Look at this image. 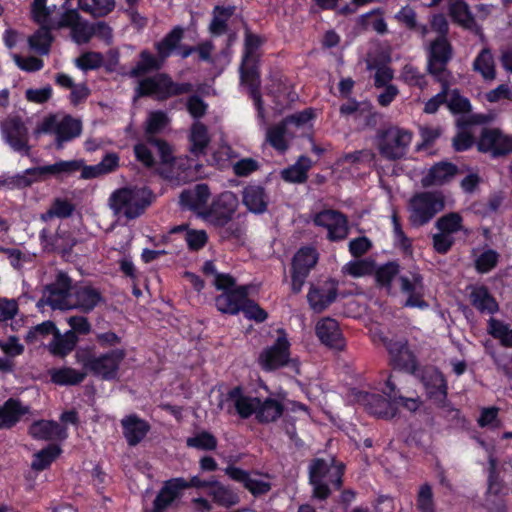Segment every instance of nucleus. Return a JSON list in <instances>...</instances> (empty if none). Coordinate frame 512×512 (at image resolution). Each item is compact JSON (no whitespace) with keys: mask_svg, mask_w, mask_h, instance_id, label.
Here are the masks:
<instances>
[{"mask_svg":"<svg viewBox=\"0 0 512 512\" xmlns=\"http://www.w3.org/2000/svg\"><path fill=\"white\" fill-rule=\"evenodd\" d=\"M125 357L126 351L122 348L95 355L91 348L84 347L75 353L76 362L86 370L87 374L90 373L106 381L115 380L118 377Z\"/></svg>","mask_w":512,"mask_h":512,"instance_id":"nucleus-1","label":"nucleus"},{"mask_svg":"<svg viewBox=\"0 0 512 512\" xmlns=\"http://www.w3.org/2000/svg\"><path fill=\"white\" fill-rule=\"evenodd\" d=\"M262 44V39L254 34H247L244 45V55L240 66L241 83L245 85L252 97L258 110L259 117H263V108L259 94L260 75L257 69L259 60L258 50Z\"/></svg>","mask_w":512,"mask_h":512,"instance_id":"nucleus-2","label":"nucleus"},{"mask_svg":"<svg viewBox=\"0 0 512 512\" xmlns=\"http://www.w3.org/2000/svg\"><path fill=\"white\" fill-rule=\"evenodd\" d=\"M342 475V465H336L333 459H314L309 466V482L313 488V497L319 500L326 499L333 489L341 486Z\"/></svg>","mask_w":512,"mask_h":512,"instance_id":"nucleus-3","label":"nucleus"},{"mask_svg":"<svg viewBox=\"0 0 512 512\" xmlns=\"http://www.w3.org/2000/svg\"><path fill=\"white\" fill-rule=\"evenodd\" d=\"M151 201L152 194L148 189L125 187L110 195L109 206L115 215L132 220L141 216Z\"/></svg>","mask_w":512,"mask_h":512,"instance_id":"nucleus-4","label":"nucleus"},{"mask_svg":"<svg viewBox=\"0 0 512 512\" xmlns=\"http://www.w3.org/2000/svg\"><path fill=\"white\" fill-rule=\"evenodd\" d=\"M369 332L372 341L377 345H383L398 366L415 367L414 356L408 349L407 341L403 337L393 333L385 325L378 323L373 324Z\"/></svg>","mask_w":512,"mask_h":512,"instance_id":"nucleus-5","label":"nucleus"},{"mask_svg":"<svg viewBox=\"0 0 512 512\" xmlns=\"http://www.w3.org/2000/svg\"><path fill=\"white\" fill-rule=\"evenodd\" d=\"M82 131L80 120L62 113H56L45 117L35 130V134H48L54 137L58 148H62L65 142L78 137Z\"/></svg>","mask_w":512,"mask_h":512,"instance_id":"nucleus-6","label":"nucleus"},{"mask_svg":"<svg viewBox=\"0 0 512 512\" xmlns=\"http://www.w3.org/2000/svg\"><path fill=\"white\" fill-rule=\"evenodd\" d=\"M258 363L262 369L272 371L281 367H290L296 373L299 371V363L290 357V342L283 329L277 330V337L273 344L264 348L259 356Z\"/></svg>","mask_w":512,"mask_h":512,"instance_id":"nucleus-7","label":"nucleus"},{"mask_svg":"<svg viewBox=\"0 0 512 512\" xmlns=\"http://www.w3.org/2000/svg\"><path fill=\"white\" fill-rule=\"evenodd\" d=\"M445 206L441 192H420L411 197L408 203L409 221L413 226L428 223Z\"/></svg>","mask_w":512,"mask_h":512,"instance_id":"nucleus-8","label":"nucleus"},{"mask_svg":"<svg viewBox=\"0 0 512 512\" xmlns=\"http://www.w3.org/2000/svg\"><path fill=\"white\" fill-rule=\"evenodd\" d=\"M183 30L174 28L162 41L156 44L158 58L148 51H142L137 65L130 71V75L138 77L152 70L159 69L164 60L171 55L182 39Z\"/></svg>","mask_w":512,"mask_h":512,"instance_id":"nucleus-9","label":"nucleus"},{"mask_svg":"<svg viewBox=\"0 0 512 512\" xmlns=\"http://www.w3.org/2000/svg\"><path fill=\"white\" fill-rule=\"evenodd\" d=\"M238 207L237 195L223 191L213 197L208 209L202 212V219L216 228H223L233 219Z\"/></svg>","mask_w":512,"mask_h":512,"instance_id":"nucleus-10","label":"nucleus"},{"mask_svg":"<svg viewBox=\"0 0 512 512\" xmlns=\"http://www.w3.org/2000/svg\"><path fill=\"white\" fill-rule=\"evenodd\" d=\"M72 296L73 289L70 277L63 272H59L55 281L44 287L42 298L37 302V307L43 309L48 305L53 310H70Z\"/></svg>","mask_w":512,"mask_h":512,"instance_id":"nucleus-11","label":"nucleus"},{"mask_svg":"<svg viewBox=\"0 0 512 512\" xmlns=\"http://www.w3.org/2000/svg\"><path fill=\"white\" fill-rule=\"evenodd\" d=\"M190 90V84L174 83L167 75L157 74L139 82L136 96H154L158 99H165L170 96L187 93Z\"/></svg>","mask_w":512,"mask_h":512,"instance_id":"nucleus-12","label":"nucleus"},{"mask_svg":"<svg viewBox=\"0 0 512 512\" xmlns=\"http://www.w3.org/2000/svg\"><path fill=\"white\" fill-rule=\"evenodd\" d=\"M412 140V134L404 129L392 127L378 136L377 147L381 155L387 159L403 157Z\"/></svg>","mask_w":512,"mask_h":512,"instance_id":"nucleus-13","label":"nucleus"},{"mask_svg":"<svg viewBox=\"0 0 512 512\" xmlns=\"http://www.w3.org/2000/svg\"><path fill=\"white\" fill-rule=\"evenodd\" d=\"M452 58V48L445 37H438L428 47L427 70L437 81L447 80L446 66Z\"/></svg>","mask_w":512,"mask_h":512,"instance_id":"nucleus-14","label":"nucleus"},{"mask_svg":"<svg viewBox=\"0 0 512 512\" xmlns=\"http://www.w3.org/2000/svg\"><path fill=\"white\" fill-rule=\"evenodd\" d=\"M0 130L4 142L21 155H29V132L22 120L17 117H10L1 122Z\"/></svg>","mask_w":512,"mask_h":512,"instance_id":"nucleus-15","label":"nucleus"},{"mask_svg":"<svg viewBox=\"0 0 512 512\" xmlns=\"http://www.w3.org/2000/svg\"><path fill=\"white\" fill-rule=\"evenodd\" d=\"M78 9L72 8L71 3L64 2L61 6L52 5L46 11L38 14L35 21L51 30L69 28L78 19Z\"/></svg>","mask_w":512,"mask_h":512,"instance_id":"nucleus-16","label":"nucleus"},{"mask_svg":"<svg viewBox=\"0 0 512 512\" xmlns=\"http://www.w3.org/2000/svg\"><path fill=\"white\" fill-rule=\"evenodd\" d=\"M401 292L407 296L404 306L409 308L426 309L428 303L424 300L425 286L423 277L417 271L398 277Z\"/></svg>","mask_w":512,"mask_h":512,"instance_id":"nucleus-17","label":"nucleus"},{"mask_svg":"<svg viewBox=\"0 0 512 512\" xmlns=\"http://www.w3.org/2000/svg\"><path fill=\"white\" fill-rule=\"evenodd\" d=\"M387 388L389 392H386L388 399L383 398L376 394H363L360 396V401L364 404L366 409L373 415L389 419L396 415V394L395 385L392 383L391 378L387 380Z\"/></svg>","mask_w":512,"mask_h":512,"instance_id":"nucleus-18","label":"nucleus"},{"mask_svg":"<svg viewBox=\"0 0 512 512\" xmlns=\"http://www.w3.org/2000/svg\"><path fill=\"white\" fill-rule=\"evenodd\" d=\"M478 150L493 157L512 152V137L498 129H485L477 143Z\"/></svg>","mask_w":512,"mask_h":512,"instance_id":"nucleus-19","label":"nucleus"},{"mask_svg":"<svg viewBox=\"0 0 512 512\" xmlns=\"http://www.w3.org/2000/svg\"><path fill=\"white\" fill-rule=\"evenodd\" d=\"M313 222L326 229L327 236L332 241L342 240L348 235L347 219L337 211H321L314 216Z\"/></svg>","mask_w":512,"mask_h":512,"instance_id":"nucleus-20","label":"nucleus"},{"mask_svg":"<svg viewBox=\"0 0 512 512\" xmlns=\"http://www.w3.org/2000/svg\"><path fill=\"white\" fill-rule=\"evenodd\" d=\"M224 471L230 479L242 483L255 496L267 493L271 489L268 476L250 474L233 465L226 467Z\"/></svg>","mask_w":512,"mask_h":512,"instance_id":"nucleus-21","label":"nucleus"},{"mask_svg":"<svg viewBox=\"0 0 512 512\" xmlns=\"http://www.w3.org/2000/svg\"><path fill=\"white\" fill-rule=\"evenodd\" d=\"M103 300L101 292L90 284H80L73 288L70 310L76 309L84 313L91 312Z\"/></svg>","mask_w":512,"mask_h":512,"instance_id":"nucleus-22","label":"nucleus"},{"mask_svg":"<svg viewBox=\"0 0 512 512\" xmlns=\"http://www.w3.org/2000/svg\"><path fill=\"white\" fill-rule=\"evenodd\" d=\"M28 433L35 440L51 442H62L68 436L64 426L51 420L34 421L30 425Z\"/></svg>","mask_w":512,"mask_h":512,"instance_id":"nucleus-23","label":"nucleus"},{"mask_svg":"<svg viewBox=\"0 0 512 512\" xmlns=\"http://www.w3.org/2000/svg\"><path fill=\"white\" fill-rule=\"evenodd\" d=\"M215 299L217 309L226 314L236 315L241 311L245 297L248 295L246 286L235 287V284Z\"/></svg>","mask_w":512,"mask_h":512,"instance_id":"nucleus-24","label":"nucleus"},{"mask_svg":"<svg viewBox=\"0 0 512 512\" xmlns=\"http://www.w3.org/2000/svg\"><path fill=\"white\" fill-rule=\"evenodd\" d=\"M315 333L322 344L333 349H342L345 345L342 331L336 320L326 317L316 323Z\"/></svg>","mask_w":512,"mask_h":512,"instance_id":"nucleus-25","label":"nucleus"},{"mask_svg":"<svg viewBox=\"0 0 512 512\" xmlns=\"http://www.w3.org/2000/svg\"><path fill=\"white\" fill-rule=\"evenodd\" d=\"M210 189L206 184H197L193 188L185 190L180 195V203L184 208L194 211L200 218L202 212L208 209Z\"/></svg>","mask_w":512,"mask_h":512,"instance_id":"nucleus-26","label":"nucleus"},{"mask_svg":"<svg viewBox=\"0 0 512 512\" xmlns=\"http://www.w3.org/2000/svg\"><path fill=\"white\" fill-rule=\"evenodd\" d=\"M29 411V406L24 405L20 400L9 398L0 405V429L14 427Z\"/></svg>","mask_w":512,"mask_h":512,"instance_id":"nucleus-27","label":"nucleus"},{"mask_svg":"<svg viewBox=\"0 0 512 512\" xmlns=\"http://www.w3.org/2000/svg\"><path fill=\"white\" fill-rule=\"evenodd\" d=\"M268 202V196L261 186L249 185L242 191V203L251 213L263 214L267 210Z\"/></svg>","mask_w":512,"mask_h":512,"instance_id":"nucleus-28","label":"nucleus"},{"mask_svg":"<svg viewBox=\"0 0 512 512\" xmlns=\"http://www.w3.org/2000/svg\"><path fill=\"white\" fill-rule=\"evenodd\" d=\"M78 340V336L73 331H66L65 333L55 331L46 348L51 355L64 358L74 350Z\"/></svg>","mask_w":512,"mask_h":512,"instance_id":"nucleus-29","label":"nucleus"},{"mask_svg":"<svg viewBox=\"0 0 512 512\" xmlns=\"http://www.w3.org/2000/svg\"><path fill=\"white\" fill-rule=\"evenodd\" d=\"M123 434L130 446H135L144 439L149 431V425L146 421L136 415H129L121 421Z\"/></svg>","mask_w":512,"mask_h":512,"instance_id":"nucleus-30","label":"nucleus"},{"mask_svg":"<svg viewBox=\"0 0 512 512\" xmlns=\"http://www.w3.org/2000/svg\"><path fill=\"white\" fill-rule=\"evenodd\" d=\"M185 489H187V484L184 478H172L164 483L155 501H157L158 506H163L167 509L175 500L181 497Z\"/></svg>","mask_w":512,"mask_h":512,"instance_id":"nucleus-31","label":"nucleus"},{"mask_svg":"<svg viewBox=\"0 0 512 512\" xmlns=\"http://www.w3.org/2000/svg\"><path fill=\"white\" fill-rule=\"evenodd\" d=\"M455 165L448 162H439L432 166L422 178V185L425 187L442 185L450 181L456 174Z\"/></svg>","mask_w":512,"mask_h":512,"instance_id":"nucleus-32","label":"nucleus"},{"mask_svg":"<svg viewBox=\"0 0 512 512\" xmlns=\"http://www.w3.org/2000/svg\"><path fill=\"white\" fill-rule=\"evenodd\" d=\"M227 400L234 404L238 414L243 418L256 413L260 401L256 397L243 394L242 390L238 387L229 391Z\"/></svg>","mask_w":512,"mask_h":512,"instance_id":"nucleus-33","label":"nucleus"},{"mask_svg":"<svg viewBox=\"0 0 512 512\" xmlns=\"http://www.w3.org/2000/svg\"><path fill=\"white\" fill-rule=\"evenodd\" d=\"M51 382L60 386L77 385L87 376L86 370L81 371L72 367L52 368L48 371Z\"/></svg>","mask_w":512,"mask_h":512,"instance_id":"nucleus-34","label":"nucleus"},{"mask_svg":"<svg viewBox=\"0 0 512 512\" xmlns=\"http://www.w3.org/2000/svg\"><path fill=\"white\" fill-rule=\"evenodd\" d=\"M208 494L213 499L214 503L225 508L235 506L240 501L236 491L218 481H212L211 484H209Z\"/></svg>","mask_w":512,"mask_h":512,"instance_id":"nucleus-35","label":"nucleus"},{"mask_svg":"<svg viewBox=\"0 0 512 512\" xmlns=\"http://www.w3.org/2000/svg\"><path fill=\"white\" fill-rule=\"evenodd\" d=\"M336 298V288L333 284L329 287H312L307 295L308 302L315 312H321L327 308Z\"/></svg>","mask_w":512,"mask_h":512,"instance_id":"nucleus-36","label":"nucleus"},{"mask_svg":"<svg viewBox=\"0 0 512 512\" xmlns=\"http://www.w3.org/2000/svg\"><path fill=\"white\" fill-rule=\"evenodd\" d=\"M473 70L481 75L485 81H493L496 78L495 62L492 52L484 48L473 61Z\"/></svg>","mask_w":512,"mask_h":512,"instance_id":"nucleus-37","label":"nucleus"},{"mask_svg":"<svg viewBox=\"0 0 512 512\" xmlns=\"http://www.w3.org/2000/svg\"><path fill=\"white\" fill-rule=\"evenodd\" d=\"M312 167V161L301 156L297 162L281 171V177L290 183H303L307 179V173Z\"/></svg>","mask_w":512,"mask_h":512,"instance_id":"nucleus-38","label":"nucleus"},{"mask_svg":"<svg viewBox=\"0 0 512 512\" xmlns=\"http://www.w3.org/2000/svg\"><path fill=\"white\" fill-rule=\"evenodd\" d=\"M449 14L453 21L466 29L476 28L474 18L464 0H449Z\"/></svg>","mask_w":512,"mask_h":512,"instance_id":"nucleus-39","label":"nucleus"},{"mask_svg":"<svg viewBox=\"0 0 512 512\" xmlns=\"http://www.w3.org/2000/svg\"><path fill=\"white\" fill-rule=\"evenodd\" d=\"M472 305L482 313L492 314L498 310V305L483 286L472 287L470 293Z\"/></svg>","mask_w":512,"mask_h":512,"instance_id":"nucleus-40","label":"nucleus"},{"mask_svg":"<svg viewBox=\"0 0 512 512\" xmlns=\"http://www.w3.org/2000/svg\"><path fill=\"white\" fill-rule=\"evenodd\" d=\"M423 382L431 397L445 398L447 385L443 375L438 370H429L423 377Z\"/></svg>","mask_w":512,"mask_h":512,"instance_id":"nucleus-41","label":"nucleus"},{"mask_svg":"<svg viewBox=\"0 0 512 512\" xmlns=\"http://www.w3.org/2000/svg\"><path fill=\"white\" fill-rule=\"evenodd\" d=\"M114 8V0H78V9L93 17H104Z\"/></svg>","mask_w":512,"mask_h":512,"instance_id":"nucleus-42","label":"nucleus"},{"mask_svg":"<svg viewBox=\"0 0 512 512\" xmlns=\"http://www.w3.org/2000/svg\"><path fill=\"white\" fill-rule=\"evenodd\" d=\"M318 254L314 248L304 247L298 250L293 258L292 268L300 272L309 274L310 270L316 265Z\"/></svg>","mask_w":512,"mask_h":512,"instance_id":"nucleus-43","label":"nucleus"},{"mask_svg":"<svg viewBox=\"0 0 512 512\" xmlns=\"http://www.w3.org/2000/svg\"><path fill=\"white\" fill-rule=\"evenodd\" d=\"M44 181L41 167H33L24 170L7 179L6 183L10 187L24 188L34 183Z\"/></svg>","mask_w":512,"mask_h":512,"instance_id":"nucleus-44","label":"nucleus"},{"mask_svg":"<svg viewBox=\"0 0 512 512\" xmlns=\"http://www.w3.org/2000/svg\"><path fill=\"white\" fill-rule=\"evenodd\" d=\"M209 141L210 138L206 126L196 121L192 125L190 132L191 152L195 155L203 154Z\"/></svg>","mask_w":512,"mask_h":512,"instance_id":"nucleus-45","label":"nucleus"},{"mask_svg":"<svg viewBox=\"0 0 512 512\" xmlns=\"http://www.w3.org/2000/svg\"><path fill=\"white\" fill-rule=\"evenodd\" d=\"M92 27L93 23L83 19L78 12V19L69 26L72 40L78 45L88 43L92 39Z\"/></svg>","mask_w":512,"mask_h":512,"instance_id":"nucleus-46","label":"nucleus"},{"mask_svg":"<svg viewBox=\"0 0 512 512\" xmlns=\"http://www.w3.org/2000/svg\"><path fill=\"white\" fill-rule=\"evenodd\" d=\"M283 405L274 399H266L260 403L256 411V417L260 422L275 421L283 413Z\"/></svg>","mask_w":512,"mask_h":512,"instance_id":"nucleus-47","label":"nucleus"},{"mask_svg":"<svg viewBox=\"0 0 512 512\" xmlns=\"http://www.w3.org/2000/svg\"><path fill=\"white\" fill-rule=\"evenodd\" d=\"M74 211V205L66 200L57 198L53 201L50 208L43 214L40 219L44 222H48L53 218H68Z\"/></svg>","mask_w":512,"mask_h":512,"instance_id":"nucleus-48","label":"nucleus"},{"mask_svg":"<svg viewBox=\"0 0 512 512\" xmlns=\"http://www.w3.org/2000/svg\"><path fill=\"white\" fill-rule=\"evenodd\" d=\"M61 454V448L52 444L40 450L34 455L31 463L32 469L42 471L50 466V464Z\"/></svg>","mask_w":512,"mask_h":512,"instance_id":"nucleus-49","label":"nucleus"},{"mask_svg":"<svg viewBox=\"0 0 512 512\" xmlns=\"http://www.w3.org/2000/svg\"><path fill=\"white\" fill-rule=\"evenodd\" d=\"M50 30L49 28L41 26L39 30L29 37L28 42L30 48L41 55L48 54L53 40Z\"/></svg>","mask_w":512,"mask_h":512,"instance_id":"nucleus-50","label":"nucleus"},{"mask_svg":"<svg viewBox=\"0 0 512 512\" xmlns=\"http://www.w3.org/2000/svg\"><path fill=\"white\" fill-rule=\"evenodd\" d=\"M186 444L190 448L208 451L217 447V439L211 433L202 431L187 438Z\"/></svg>","mask_w":512,"mask_h":512,"instance_id":"nucleus-51","label":"nucleus"},{"mask_svg":"<svg viewBox=\"0 0 512 512\" xmlns=\"http://www.w3.org/2000/svg\"><path fill=\"white\" fill-rule=\"evenodd\" d=\"M489 333L498 339L502 345L512 347V329L506 324L496 319H490L488 325Z\"/></svg>","mask_w":512,"mask_h":512,"instance_id":"nucleus-52","label":"nucleus"},{"mask_svg":"<svg viewBox=\"0 0 512 512\" xmlns=\"http://www.w3.org/2000/svg\"><path fill=\"white\" fill-rule=\"evenodd\" d=\"M462 217L458 213H449L440 217L436 222L439 231L449 235L462 229Z\"/></svg>","mask_w":512,"mask_h":512,"instance_id":"nucleus-53","label":"nucleus"},{"mask_svg":"<svg viewBox=\"0 0 512 512\" xmlns=\"http://www.w3.org/2000/svg\"><path fill=\"white\" fill-rule=\"evenodd\" d=\"M234 12V7L221 8L216 7L214 9V17L210 24V30L213 34L220 35L226 29V22Z\"/></svg>","mask_w":512,"mask_h":512,"instance_id":"nucleus-54","label":"nucleus"},{"mask_svg":"<svg viewBox=\"0 0 512 512\" xmlns=\"http://www.w3.org/2000/svg\"><path fill=\"white\" fill-rule=\"evenodd\" d=\"M373 271L374 263L368 259L350 261L343 267V272L353 277H362Z\"/></svg>","mask_w":512,"mask_h":512,"instance_id":"nucleus-55","label":"nucleus"},{"mask_svg":"<svg viewBox=\"0 0 512 512\" xmlns=\"http://www.w3.org/2000/svg\"><path fill=\"white\" fill-rule=\"evenodd\" d=\"M401 79L410 86H416L423 90L427 86V80L424 74H422L414 66L407 64L403 67L401 72Z\"/></svg>","mask_w":512,"mask_h":512,"instance_id":"nucleus-56","label":"nucleus"},{"mask_svg":"<svg viewBox=\"0 0 512 512\" xmlns=\"http://www.w3.org/2000/svg\"><path fill=\"white\" fill-rule=\"evenodd\" d=\"M203 271L206 274L212 275L214 277L213 284L217 289H227L234 285V279L227 274L217 273L216 267L214 263L211 261L205 262L203 266Z\"/></svg>","mask_w":512,"mask_h":512,"instance_id":"nucleus-57","label":"nucleus"},{"mask_svg":"<svg viewBox=\"0 0 512 512\" xmlns=\"http://www.w3.org/2000/svg\"><path fill=\"white\" fill-rule=\"evenodd\" d=\"M399 267L395 263H387L376 271L377 282L390 290L391 283L398 277Z\"/></svg>","mask_w":512,"mask_h":512,"instance_id":"nucleus-58","label":"nucleus"},{"mask_svg":"<svg viewBox=\"0 0 512 512\" xmlns=\"http://www.w3.org/2000/svg\"><path fill=\"white\" fill-rule=\"evenodd\" d=\"M285 122L281 125L274 126L267 131V141L277 150L285 151L287 148V141L285 138L286 133Z\"/></svg>","mask_w":512,"mask_h":512,"instance_id":"nucleus-59","label":"nucleus"},{"mask_svg":"<svg viewBox=\"0 0 512 512\" xmlns=\"http://www.w3.org/2000/svg\"><path fill=\"white\" fill-rule=\"evenodd\" d=\"M169 123V118L162 111L151 112L146 121L147 133L154 134L162 131Z\"/></svg>","mask_w":512,"mask_h":512,"instance_id":"nucleus-60","label":"nucleus"},{"mask_svg":"<svg viewBox=\"0 0 512 512\" xmlns=\"http://www.w3.org/2000/svg\"><path fill=\"white\" fill-rule=\"evenodd\" d=\"M447 106L453 113H465L471 108L470 102L466 97L459 94L458 90H452L448 95Z\"/></svg>","mask_w":512,"mask_h":512,"instance_id":"nucleus-61","label":"nucleus"},{"mask_svg":"<svg viewBox=\"0 0 512 512\" xmlns=\"http://www.w3.org/2000/svg\"><path fill=\"white\" fill-rule=\"evenodd\" d=\"M391 220H392V225H393V234H394L395 244L400 249H402L405 253L410 254L411 253V241L409 238L406 237L405 233L403 232L396 213L392 214Z\"/></svg>","mask_w":512,"mask_h":512,"instance_id":"nucleus-62","label":"nucleus"},{"mask_svg":"<svg viewBox=\"0 0 512 512\" xmlns=\"http://www.w3.org/2000/svg\"><path fill=\"white\" fill-rule=\"evenodd\" d=\"M417 508L420 512H434L433 494L431 487L422 485L418 492Z\"/></svg>","mask_w":512,"mask_h":512,"instance_id":"nucleus-63","label":"nucleus"},{"mask_svg":"<svg viewBox=\"0 0 512 512\" xmlns=\"http://www.w3.org/2000/svg\"><path fill=\"white\" fill-rule=\"evenodd\" d=\"M498 262V253L492 249L485 250L476 259V268L485 273L493 269Z\"/></svg>","mask_w":512,"mask_h":512,"instance_id":"nucleus-64","label":"nucleus"}]
</instances>
